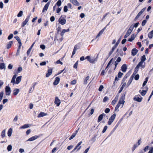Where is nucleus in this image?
<instances>
[{"mask_svg": "<svg viewBox=\"0 0 153 153\" xmlns=\"http://www.w3.org/2000/svg\"><path fill=\"white\" fill-rule=\"evenodd\" d=\"M126 93V92H125L121 94V96L116 106L119 108L120 105V104H122V107L123 106V104L125 102L124 100L125 98Z\"/></svg>", "mask_w": 153, "mask_h": 153, "instance_id": "nucleus-1", "label": "nucleus"}, {"mask_svg": "<svg viewBox=\"0 0 153 153\" xmlns=\"http://www.w3.org/2000/svg\"><path fill=\"white\" fill-rule=\"evenodd\" d=\"M142 99L143 98L139 94L135 96L133 98L134 100L138 102H140L142 101Z\"/></svg>", "mask_w": 153, "mask_h": 153, "instance_id": "nucleus-2", "label": "nucleus"}, {"mask_svg": "<svg viewBox=\"0 0 153 153\" xmlns=\"http://www.w3.org/2000/svg\"><path fill=\"white\" fill-rule=\"evenodd\" d=\"M146 58L145 55H143L141 57V61L138 64L139 65L141 66V67L142 68H144L145 67L144 65H142L144 61L146 60Z\"/></svg>", "mask_w": 153, "mask_h": 153, "instance_id": "nucleus-3", "label": "nucleus"}, {"mask_svg": "<svg viewBox=\"0 0 153 153\" xmlns=\"http://www.w3.org/2000/svg\"><path fill=\"white\" fill-rule=\"evenodd\" d=\"M116 114H114L111 116V117L109 118L108 121V124L110 125L111 123L113 122L114 119L116 117Z\"/></svg>", "mask_w": 153, "mask_h": 153, "instance_id": "nucleus-4", "label": "nucleus"}, {"mask_svg": "<svg viewBox=\"0 0 153 153\" xmlns=\"http://www.w3.org/2000/svg\"><path fill=\"white\" fill-rule=\"evenodd\" d=\"M6 94L7 95H9L11 92V90L10 87L7 86L5 87Z\"/></svg>", "mask_w": 153, "mask_h": 153, "instance_id": "nucleus-5", "label": "nucleus"}, {"mask_svg": "<svg viewBox=\"0 0 153 153\" xmlns=\"http://www.w3.org/2000/svg\"><path fill=\"white\" fill-rule=\"evenodd\" d=\"M30 15L28 16L26 19H25V21L23 22L22 23V25H21V27H23L24 26H25L27 23L28 22L30 19Z\"/></svg>", "mask_w": 153, "mask_h": 153, "instance_id": "nucleus-6", "label": "nucleus"}, {"mask_svg": "<svg viewBox=\"0 0 153 153\" xmlns=\"http://www.w3.org/2000/svg\"><path fill=\"white\" fill-rule=\"evenodd\" d=\"M140 66H141L139 65L138 64L137 65L136 67L135 68L134 71L132 75L134 76L137 73Z\"/></svg>", "mask_w": 153, "mask_h": 153, "instance_id": "nucleus-7", "label": "nucleus"}, {"mask_svg": "<svg viewBox=\"0 0 153 153\" xmlns=\"http://www.w3.org/2000/svg\"><path fill=\"white\" fill-rule=\"evenodd\" d=\"M54 103L57 106H59L61 103L60 100L57 97H55Z\"/></svg>", "mask_w": 153, "mask_h": 153, "instance_id": "nucleus-8", "label": "nucleus"}, {"mask_svg": "<svg viewBox=\"0 0 153 153\" xmlns=\"http://www.w3.org/2000/svg\"><path fill=\"white\" fill-rule=\"evenodd\" d=\"M39 137V136L37 135H35L33 136L27 140V141H31L35 140L37 138Z\"/></svg>", "mask_w": 153, "mask_h": 153, "instance_id": "nucleus-9", "label": "nucleus"}, {"mask_svg": "<svg viewBox=\"0 0 153 153\" xmlns=\"http://www.w3.org/2000/svg\"><path fill=\"white\" fill-rule=\"evenodd\" d=\"M58 21L60 24L62 25H64L65 24L66 20L64 18H62V19L59 18L58 20Z\"/></svg>", "mask_w": 153, "mask_h": 153, "instance_id": "nucleus-10", "label": "nucleus"}, {"mask_svg": "<svg viewBox=\"0 0 153 153\" xmlns=\"http://www.w3.org/2000/svg\"><path fill=\"white\" fill-rule=\"evenodd\" d=\"M127 69V67L126 64H123L121 67V70L123 72H125Z\"/></svg>", "mask_w": 153, "mask_h": 153, "instance_id": "nucleus-11", "label": "nucleus"}, {"mask_svg": "<svg viewBox=\"0 0 153 153\" xmlns=\"http://www.w3.org/2000/svg\"><path fill=\"white\" fill-rule=\"evenodd\" d=\"M50 4V1H49L45 5L42 10V12H44L45 10L47 11V10Z\"/></svg>", "mask_w": 153, "mask_h": 153, "instance_id": "nucleus-12", "label": "nucleus"}, {"mask_svg": "<svg viewBox=\"0 0 153 153\" xmlns=\"http://www.w3.org/2000/svg\"><path fill=\"white\" fill-rule=\"evenodd\" d=\"M52 68H51L48 70L47 71L48 73L46 74V76L47 77H49V76L52 74Z\"/></svg>", "mask_w": 153, "mask_h": 153, "instance_id": "nucleus-13", "label": "nucleus"}, {"mask_svg": "<svg viewBox=\"0 0 153 153\" xmlns=\"http://www.w3.org/2000/svg\"><path fill=\"white\" fill-rule=\"evenodd\" d=\"M60 81V78L58 77H56L55 78V80L53 82V84L54 85H57Z\"/></svg>", "mask_w": 153, "mask_h": 153, "instance_id": "nucleus-14", "label": "nucleus"}, {"mask_svg": "<svg viewBox=\"0 0 153 153\" xmlns=\"http://www.w3.org/2000/svg\"><path fill=\"white\" fill-rule=\"evenodd\" d=\"M138 51L135 48H133L131 51V55L133 56H134L137 54Z\"/></svg>", "mask_w": 153, "mask_h": 153, "instance_id": "nucleus-15", "label": "nucleus"}, {"mask_svg": "<svg viewBox=\"0 0 153 153\" xmlns=\"http://www.w3.org/2000/svg\"><path fill=\"white\" fill-rule=\"evenodd\" d=\"M105 114L104 113H103L102 114L100 115L98 117L97 121L98 122H100L103 119V116H105Z\"/></svg>", "mask_w": 153, "mask_h": 153, "instance_id": "nucleus-16", "label": "nucleus"}, {"mask_svg": "<svg viewBox=\"0 0 153 153\" xmlns=\"http://www.w3.org/2000/svg\"><path fill=\"white\" fill-rule=\"evenodd\" d=\"M147 88V90H143L141 92H140L141 90H140L139 91V92L140 93V94L142 96H144L145 94H146L148 90V88L147 87H146Z\"/></svg>", "mask_w": 153, "mask_h": 153, "instance_id": "nucleus-17", "label": "nucleus"}, {"mask_svg": "<svg viewBox=\"0 0 153 153\" xmlns=\"http://www.w3.org/2000/svg\"><path fill=\"white\" fill-rule=\"evenodd\" d=\"M122 36H121L120 38L118 40H117V42L115 44V45H114V46L113 47V48H114V49H115L116 48L117 46L119 44L120 42V41L122 39Z\"/></svg>", "mask_w": 153, "mask_h": 153, "instance_id": "nucleus-18", "label": "nucleus"}, {"mask_svg": "<svg viewBox=\"0 0 153 153\" xmlns=\"http://www.w3.org/2000/svg\"><path fill=\"white\" fill-rule=\"evenodd\" d=\"M22 77V76H18L16 79V82H15V83L16 84H18L21 81V78Z\"/></svg>", "mask_w": 153, "mask_h": 153, "instance_id": "nucleus-19", "label": "nucleus"}, {"mask_svg": "<svg viewBox=\"0 0 153 153\" xmlns=\"http://www.w3.org/2000/svg\"><path fill=\"white\" fill-rule=\"evenodd\" d=\"M119 126L117 124H116L115 127H114V128L113 129V130H112V131H111L110 133L109 134L108 136V137H109L113 133L114 131Z\"/></svg>", "mask_w": 153, "mask_h": 153, "instance_id": "nucleus-20", "label": "nucleus"}, {"mask_svg": "<svg viewBox=\"0 0 153 153\" xmlns=\"http://www.w3.org/2000/svg\"><path fill=\"white\" fill-rule=\"evenodd\" d=\"M70 1L74 5L79 6V3L76 0H70Z\"/></svg>", "mask_w": 153, "mask_h": 153, "instance_id": "nucleus-21", "label": "nucleus"}, {"mask_svg": "<svg viewBox=\"0 0 153 153\" xmlns=\"http://www.w3.org/2000/svg\"><path fill=\"white\" fill-rule=\"evenodd\" d=\"M134 76H133V75H132L131 77L130 78L129 80H128L127 83V85L128 86H129L131 84L132 81V80L133 79V78H134Z\"/></svg>", "mask_w": 153, "mask_h": 153, "instance_id": "nucleus-22", "label": "nucleus"}, {"mask_svg": "<svg viewBox=\"0 0 153 153\" xmlns=\"http://www.w3.org/2000/svg\"><path fill=\"white\" fill-rule=\"evenodd\" d=\"M30 127V126L29 124H25L23 125L22 126H21L20 127V129H24L27 128L28 127Z\"/></svg>", "mask_w": 153, "mask_h": 153, "instance_id": "nucleus-23", "label": "nucleus"}, {"mask_svg": "<svg viewBox=\"0 0 153 153\" xmlns=\"http://www.w3.org/2000/svg\"><path fill=\"white\" fill-rule=\"evenodd\" d=\"M19 89H15L13 91V94L14 95H16L19 93Z\"/></svg>", "mask_w": 153, "mask_h": 153, "instance_id": "nucleus-24", "label": "nucleus"}, {"mask_svg": "<svg viewBox=\"0 0 153 153\" xmlns=\"http://www.w3.org/2000/svg\"><path fill=\"white\" fill-rule=\"evenodd\" d=\"M15 38L17 41L18 43L19 44V45H20V46H22V43L21 42V40H20V39L17 36H16L15 37Z\"/></svg>", "mask_w": 153, "mask_h": 153, "instance_id": "nucleus-25", "label": "nucleus"}, {"mask_svg": "<svg viewBox=\"0 0 153 153\" xmlns=\"http://www.w3.org/2000/svg\"><path fill=\"white\" fill-rule=\"evenodd\" d=\"M13 43V41H10L9 42L7 45V48L8 49L10 48L11 47Z\"/></svg>", "mask_w": 153, "mask_h": 153, "instance_id": "nucleus-26", "label": "nucleus"}, {"mask_svg": "<svg viewBox=\"0 0 153 153\" xmlns=\"http://www.w3.org/2000/svg\"><path fill=\"white\" fill-rule=\"evenodd\" d=\"M47 115V114L43 112H41L38 115L37 117L39 118L41 117H43L44 116Z\"/></svg>", "mask_w": 153, "mask_h": 153, "instance_id": "nucleus-27", "label": "nucleus"}, {"mask_svg": "<svg viewBox=\"0 0 153 153\" xmlns=\"http://www.w3.org/2000/svg\"><path fill=\"white\" fill-rule=\"evenodd\" d=\"M17 76V75L16 74H14L12 79L11 81V82L12 83H13V85H14L15 82V79L16 78Z\"/></svg>", "mask_w": 153, "mask_h": 153, "instance_id": "nucleus-28", "label": "nucleus"}, {"mask_svg": "<svg viewBox=\"0 0 153 153\" xmlns=\"http://www.w3.org/2000/svg\"><path fill=\"white\" fill-rule=\"evenodd\" d=\"M12 132V129L11 128H10L7 132V135L9 137H10L11 135Z\"/></svg>", "mask_w": 153, "mask_h": 153, "instance_id": "nucleus-29", "label": "nucleus"}, {"mask_svg": "<svg viewBox=\"0 0 153 153\" xmlns=\"http://www.w3.org/2000/svg\"><path fill=\"white\" fill-rule=\"evenodd\" d=\"M135 38V36L134 34H133L131 36V38L128 39V41L129 42H132L134 39Z\"/></svg>", "mask_w": 153, "mask_h": 153, "instance_id": "nucleus-30", "label": "nucleus"}, {"mask_svg": "<svg viewBox=\"0 0 153 153\" xmlns=\"http://www.w3.org/2000/svg\"><path fill=\"white\" fill-rule=\"evenodd\" d=\"M153 35V30L150 32L148 34V36L149 38L151 39L152 38Z\"/></svg>", "mask_w": 153, "mask_h": 153, "instance_id": "nucleus-31", "label": "nucleus"}, {"mask_svg": "<svg viewBox=\"0 0 153 153\" xmlns=\"http://www.w3.org/2000/svg\"><path fill=\"white\" fill-rule=\"evenodd\" d=\"M126 85V82H125L123 84L122 87L120 88V90L119 91L118 94H119L122 91L124 87Z\"/></svg>", "mask_w": 153, "mask_h": 153, "instance_id": "nucleus-32", "label": "nucleus"}, {"mask_svg": "<svg viewBox=\"0 0 153 153\" xmlns=\"http://www.w3.org/2000/svg\"><path fill=\"white\" fill-rule=\"evenodd\" d=\"M142 13L140 11L138 13L137 15L136 16V17L134 18V20L135 21H136L139 18V17L141 15Z\"/></svg>", "mask_w": 153, "mask_h": 153, "instance_id": "nucleus-33", "label": "nucleus"}, {"mask_svg": "<svg viewBox=\"0 0 153 153\" xmlns=\"http://www.w3.org/2000/svg\"><path fill=\"white\" fill-rule=\"evenodd\" d=\"M89 78V77L88 76H87L84 80L83 83L85 85H86L87 83V80H88Z\"/></svg>", "mask_w": 153, "mask_h": 153, "instance_id": "nucleus-34", "label": "nucleus"}, {"mask_svg": "<svg viewBox=\"0 0 153 153\" xmlns=\"http://www.w3.org/2000/svg\"><path fill=\"white\" fill-rule=\"evenodd\" d=\"M115 49H114V48L112 47L111 50L109 53L108 56L107 57V59H108L109 58V57L111 55L112 53Z\"/></svg>", "mask_w": 153, "mask_h": 153, "instance_id": "nucleus-35", "label": "nucleus"}, {"mask_svg": "<svg viewBox=\"0 0 153 153\" xmlns=\"http://www.w3.org/2000/svg\"><path fill=\"white\" fill-rule=\"evenodd\" d=\"M5 68V65L4 63H0V69H3Z\"/></svg>", "mask_w": 153, "mask_h": 153, "instance_id": "nucleus-36", "label": "nucleus"}, {"mask_svg": "<svg viewBox=\"0 0 153 153\" xmlns=\"http://www.w3.org/2000/svg\"><path fill=\"white\" fill-rule=\"evenodd\" d=\"M5 136V129H4L1 132V136L2 138H4Z\"/></svg>", "mask_w": 153, "mask_h": 153, "instance_id": "nucleus-37", "label": "nucleus"}, {"mask_svg": "<svg viewBox=\"0 0 153 153\" xmlns=\"http://www.w3.org/2000/svg\"><path fill=\"white\" fill-rule=\"evenodd\" d=\"M148 79H149V78L148 77H147L146 78L144 81V82L143 83V87H144L146 83H147V82L148 81Z\"/></svg>", "mask_w": 153, "mask_h": 153, "instance_id": "nucleus-38", "label": "nucleus"}, {"mask_svg": "<svg viewBox=\"0 0 153 153\" xmlns=\"http://www.w3.org/2000/svg\"><path fill=\"white\" fill-rule=\"evenodd\" d=\"M131 32H130L128 31H127L126 35L124 36V38H126L128 36L131 34Z\"/></svg>", "mask_w": 153, "mask_h": 153, "instance_id": "nucleus-39", "label": "nucleus"}, {"mask_svg": "<svg viewBox=\"0 0 153 153\" xmlns=\"http://www.w3.org/2000/svg\"><path fill=\"white\" fill-rule=\"evenodd\" d=\"M134 29V25H132L129 28V29L128 30L131 33Z\"/></svg>", "mask_w": 153, "mask_h": 153, "instance_id": "nucleus-40", "label": "nucleus"}, {"mask_svg": "<svg viewBox=\"0 0 153 153\" xmlns=\"http://www.w3.org/2000/svg\"><path fill=\"white\" fill-rule=\"evenodd\" d=\"M21 46H20V45H19V47L17 50V52L16 54V56H18L20 50V49L21 47Z\"/></svg>", "mask_w": 153, "mask_h": 153, "instance_id": "nucleus-41", "label": "nucleus"}, {"mask_svg": "<svg viewBox=\"0 0 153 153\" xmlns=\"http://www.w3.org/2000/svg\"><path fill=\"white\" fill-rule=\"evenodd\" d=\"M12 146L11 145H9L7 148V149L8 151H10L12 149Z\"/></svg>", "mask_w": 153, "mask_h": 153, "instance_id": "nucleus-42", "label": "nucleus"}, {"mask_svg": "<svg viewBox=\"0 0 153 153\" xmlns=\"http://www.w3.org/2000/svg\"><path fill=\"white\" fill-rule=\"evenodd\" d=\"M4 93L3 91H1L0 93V102L2 100L3 97V96Z\"/></svg>", "mask_w": 153, "mask_h": 153, "instance_id": "nucleus-43", "label": "nucleus"}, {"mask_svg": "<svg viewBox=\"0 0 153 153\" xmlns=\"http://www.w3.org/2000/svg\"><path fill=\"white\" fill-rule=\"evenodd\" d=\"M113 58H112L109 61V62L108 63L107 66L106 67V68H105V70H106L108 68V66L110 65V64H111V63L112 62V61H113Z\"/></svg>", "mask_w": 153, "mask_h": 153, "instance_id": "nucleus-44", "label": "nucleus"}, {"mask_svg": "<svg viewBox=\"0 0 153 153\" xmlns=\"http://www.w3.org/2000/svg\"><path fill=\"white\" fill-rule=\"evenodd\" d=\"M61 1L60 0H59L55 4L57 5L58 7L60 6L61 4Z\"/></svg>", "mask_w": 153, "mask_h": 153, "instance_id": "nucleus-45", "label": "nucleus"}, {"mask_svg": "<svg viewBox=\"0 0 153 153\" xmlns=\"http://www.w3.org/2000/svg\"><path fill=\"white\" fill-rule=\"evenodd\" d=\"M23 11H19V13L18 14H17V16L18 17H20L22 16L23 14Z\"/></svg>", "mask_w": 153, "mask_h": 153, "instance_id": "nucleus-46", "label": "nucleus"}, {"mask_svg": "<svg viewBox=\"0 0 153 153\" xmlns=\"http://www.w3.org/2000/svg\"><path fill=\"white\" fill-rule=\"evenodd\" d=\"M123 75V73L119 71L118 74V77L119 78L121 77Z\"/></svg>", "mask_w": 153, "mask_h": 153, "instance_id": "nucleus-47", "label": "nucleus"}, {"mask_svg": "<svg viewBox=\"0 0 153 153\" xmlns=\"http://www.w3.org/2000/svg\"><path fill=\"white\" fill-rule=\"evenodd\" d=\"M138 146L137 144H134L133 147L132 148V152H134L135 150V149Z\"/></svg>", "mask_w": 153, "mask_h": 153, "instance_id": "nucleus-48", "label": "nucleus"}, {"mask_svg": "<svg viewBox=\"0 0 153 153\" xmlns=\"http://www.w3.org/2000/svg\"><path fill=\"white\" fill-rule=\"evenodd\" d=\"M76 136V134L73 133L72 134L71 136L69 138V140H71L73 139Z\"/></svg>", "mask_w": 153, "mask_h": 153, "instance_id": "nucleus-49", "label": "nucleus"}, {"mask_svg": "<svg viewBox=\"0 0 153 153\" xmlns=\"http://www.w3.org/2000/svg\"><path fill=\"white\" fill-rule=\"evenodd\" d=\"M128 76L127 75V74H126L124 77V78H123L122 82V83L124 82L126 80V79L127 78Z\"/></svg>", "mask_w": 153, "mask_h": 153, "instance_id": "nucleus-50", "label": "nucleus"}, {"mask_svg": "<svg viewBox=\"0 0 153 153\" xmlns=\"http://www.w3.org/2000/svg\"><path fill=\"white\" fill-rule=\"evenodd\" d=\"M13 34H10L7 37V39L8 40H10L13 38Z\"/></svg>", "mask_w": 153, "mask_h": 153, "instance_id": "nucleus-51", "label": "nucleus"}, {"mask_svg": "<svg viewBox=\"0 0 153 153\" xmlns=\"http://www.w3.org/2000/svg\"><path fill=\"white\" fill-rule=\"evenodd\" d=\"M78 61H77L76 62L73 66L74 68H77L78 64Z\"/></svg>", "mask_w": 153, "mask_h": 153, "instance_id": "nucleus-52", "label": "nucleus"}, {"mask_svg": "<svg viewBox=\"0 0 153 153\" xmlns=\"http://www.w3.org/2000/svg\"><path fill=\"white\" fill-rule=\"evenodd\" d=\"M108 100V97L107 96L105 97L103 99V102H105Z\"/></svg>", "mask_w": 153, "mask_h": 153, "instance_id": "nucleus-53", "label": "nucleus"}, {"mask_svg": "<svg viewBox=\"0 0 153 153\" xmlns=\"http://www.w3.org/2000/svg\"><path fill=\"white\" fill-rule=\"evenodd\" d=\"M139 78V75L138 74L136 75L134 77V79L135 80H138Z\"/></svg>", "mask_w": 153, "mask_h": 153, "instance_id": "nucleus-54", "label": "nucleus"}, {"mask_svg": "<svg viewBox=\"0 0 153 153\" xmlns=\"http://www.w3.org/2000/svg\"><path fill=\"white\" fill-rule=\"evenodd\" d=\"M107 126H105L103 128V129L102 131V133H105L107 128Z\"/></svg>", "mask_w": 153, "mask_h": 153, "instance_id": "nucleus-55", "label": "nucleus"}, {"mask_svg": "<svg viewBox=\"0 0 153 153\" xmlns=\"http://www.w3.org/2000/svg\"><path fill=\"white\" fill-rule=\"evenodd\" d=\"M79 48V46L77 45H75L74 49L75 50H76L77 49H78Z\"/></svg>", "mask_w": 153, "mask_h": 153, "instance_id": "nucleus-56", "label": "nucleus"}, {"mask_svg": "<svg viewBox=\"0 0 153 153\" xmlns=\"http://www.w3.org/2000/svg\"><path fill=\"white\" fill-rule=\"evenodd\" d=\"M147 22L146 20H144L142 23V25L143 26H144Z\"/></svg>", "mask_w": 153, "mask_h": 153, "instance_id": "nucleus-57", "label": "nucleus"}, {"mask_svg": "<svg viewBox=\"0 0 153 153\" xmlns=\"http://www.w3.org/2000/svg\"><path fill=\"white\" fill-rule=\"evenodd\" d=\"M68 10L67 6H65L64 7V11L65 12H66Z\"/></svg>", "mask_w": 153, "mask_h": 153, "instance_id": "nucleus-58", "label": "nucleus"}, {"mask_svg": "<svg viewBox=\"0 0 153 153\" xmlns=\"http://www.w3.org/2000/svg\"><path fill=\"white\" fill-rule=\"evenodd\" d=\"M22 67H19L17 70V71L18 73H20L22 71Z\"/></svg>", "mask_w": 153, "mask_h": 153, "instance_id": "nucleus-59", "label": "nucleus"}, {"mask_svg": "<svg viewBox=\"0 0 153 153\" xmlns=\"http://www.w3.org/2000/svg\"><path fill=\"white\" fill-rule=\"evenodd\" d=\"M103 88H104V87H103V85H101L100 86L99 88V89H98L99 91H101L102 90Z\"/></svg>", "mask_w": 153, "mask_h": 153, "instance_id": "nucleus-60", "label": "nucleus"}, {"mask_svg": "<svg viewBox=\"0 0 153 153\" xmlns=\"http://www.w3.org/2000/svg\"><path fill=\"white\" fill-rule=\"evenodd\" d=\"M31 49L30 48H29V49L27 51V56H28L31 50Z\"/></svg>", "mask_w": 153, "mask_h": 153, "instance_id": "nucleus-61", "label": "nucleus"}, {"mask_svg": "<svg viewBox=\"0 0 153 153\" xmlns=\"http://www.w3.org/2000/svg\"><path fill=\"white\" fill-rule=\"evenodd\" d=\"M40 48L42 50H44L45 48V46L44 45H40Z\"/></svg>", "mask_w": 153, "mask_h": 153, "instance_id": "nucleus-62", "label": "nucleus"}, {"mask_svg": "<svg viewBox=\"0 0 153 153\" xmlns=\"http://www.w3.org/2000/svg\"><path fill=\"white\" fill-rule=\"evenodd\" d=\"M76 83V81L75 79H74L71 82V83L72 85H75Z\"/></svg>", "mask_w": 153, "mask_h": 153, "instance_id": "nucleus-63", "label": "nucleus"}, {"mask_svg": "<svg viewBox=\"0 0 153 153\" xmlns=\"http://www.w3.org/2000/svg\"><path fill=\"white\" fill-rule=\"evenodd\" d=\"M110 111V109L109 108H106L105 109V113H108V112H109Z\"/></svg>", "mask_w": 153, "mask_h": 153, "instance_id": "nucleus-64", "label": "nucleus"}]
</instances>
